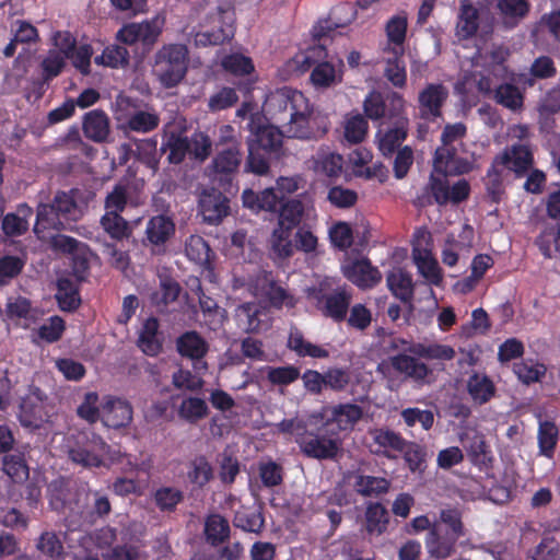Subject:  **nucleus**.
I'll use <instances>...</instances> for the list:
<instances>
[{"label": "nucleus", "mask_w": 560, "mask_h": 560, "mask_svg": "<svg viewBox=\"0 0 560 560\" xmlns=\"http://www.w3.org/2000/svg\"><path fill=\"white\" fill-rule=\"evenodd\" d=\"M264 109L271 119L285 128L289 138L319 140L329 129L328 118L314 114L308 98L301 91L289 86L269 93Z\"/></svg>", "instance_id": "1"}, {"label": "nucleus", "mask_w": 560, "mask_h": 560, "mask_svg": "<svg viewBox=\"0 0 560 560\" xmlns=\"http://www.w3.org/2000/svg\"><path fill=\"white\" fill-rule=\"evenodd\" d=\"M242 201L254 213L265 211L279 214L278 226L271 235L272 249L281 258L292 256L291 232L299 226L304 215L303 202L299 199L284 201V196H279L273 188H266L260 192L245 189Z\"/></svg>", "instance_id": "2"}, {"label": "nucleus", "mask_w": 560, "mask_h": 560, "mask_svg": "<svg viewBox=\"0 0 560 560\" xmlns=\"http://www.w3.org/2000/svg\"><path fill=\"white\" fill-rule=\"evenodd\" d=\"M250 136L247 139L248 154L244 171L257 176H266L270 172L271 160L278 159L283 147V132L272 125L255 126L250 119Z\"/></svg>", "instance_id": "3"}, {"label": "nucleus", "mask_w": 560, "mask_h": 560, "mask_svg": "<svg viewBox=\"0 0 560 560\" xmlns=\"http://www.w3.org/2000/svg\"><path fill=\"white\" fill-rule=\"evenodd\" d=\"M78 205L71 192L58 191L50 202H39L36 207V220L33 232L39 240L47 232H60L69 220L75 219Z\"/></svg>", "instance_id": "4"}, {"label": "nucleus", "mask_w": 560, "mask_h": 560, "mask_svg": "<svg viewBox=\"0 0 560 560\" xmlns=\"http://www.w3.org/2000/svg\"><path fill=\"white\" fill-rule=\"evenodd\" d=\"M189 50L185 44H164L154 55L152 73L166 89L177 86L186 77Z\"/></svg>", "instance_id": "5"}, {"label": "nucleus", "mask_w": 560, "mask_h": 560, "mask_svg": "<svg viewBox=\"0 0 560 560\" xmlns=\"http://www.w3.org/2000/svg\"><path fill=\"white\" fill-rule=\"evenodd\" d=\"M448 175L430 174L429 182L416 196L413 205L418 208H427L433 205L440 207L447 203L458 205L468 199L470 185L466 179H459L453 186L447 180Z\"/></svg>", "instance_id": "6"}, {"label": "nucleus", "mask_w": 560, "mask_h": 560, "mask_svg": "<svg viewBox=\"0 0 560 560\" xmlns=\"http://www.w3.org/2000/svg\"><path fill=\"white\" fill-rule=\"evenodd\" d=\"M115 118L121 129L139 133H148L160 125V116L155 112L137 109V103L130 96L118 94L115 101Z\"/></svg>", "instance_id": "7"}, {"label": "nucleus", "mask_w": 560, "mask_h": 560, "mask_svg": "<svg viewBox=\"0 0 560 560\" xmlns=\"http://www.w3.org/2000/svg\"><path fill=\"white\" fill-rule=\"evenodd\" d=\"M341 440L335 429L324 424L316 431L306 429L303 438L298 440L301 453L307 458L326 460L335 459L341 450Z\"/></svg>", "instance_id": "8"}, {"label": "nucleus", "mask_w": 560, "mask_h": 560, "mask_svg": "<svg viewBox=\"0 0 560 560\" xmlns=\"http://www.w3.org/2000/svg\"><path fill=\"white\" fill-rule=\"evenodd\" d=\"M110 446L95 432H81L69 450V458L85 468H98L105 465Z\"/></svg>", "instance_id": "9"}, {"label": "nucleus", "mask_w": 560, "mask_h": 560, "mask_svg": "<svg viewBox=\"0 0 560 560\" xmlns=\"http://www.w3.org/2000/svg\"><path fill=\"white\" fill-rule=\"evenodd\" d=\"M214 20L220 23L218 28L199 31L194 36L197 47L222 45L234 36L235 9L229 1L217 7Z\"/></svg>", "instance_id": "10"}, {"label": "nucleus", "mask_w": 560, "mask_h": 560, "mask_svg": "<svg viewBox=\"0 0 560 560\" xmlns=\"http://www.w3.org/2000/svg\"><path fill=\"white\" fill-rule=\"evenodd\" d=\"M47 396L40 388L32 386L20 404L19 420L22 427L37 430L49 421Z\"/></svg>", "instance_id": "11"}, {"label": "nucleus", "mask_w": 560, "mask_h": 560, "mask_svg": "<svg viewBox=\"0 0 560 560\" xmlns=\"http://www.w3.org/2000/svg\"><path fill=\"white\" fill-rule=\"evenodd\" d=\"M176 351L183 358L190 360L192 369L198 374L208 371V363L205 361L210 350L209 342L196 330H187L179 335L175 341Z\"/></svg>", "instance_id": "12"}, {"label": "nucleus", "mask_w": 560, "mask_h": 560, "mask_svg": "<svg viewBox=\"0 0 560 560\" xmlns=\"http://www.w3.org/2000/svg\"><path fill=\"white\" fill-rule=\"evenodd\" d=\"M313 296L316 300V307L325 317L335 323L346 320L352 301V292L346 285L337 287L330 293L316 290Z\"/></svg>", "instance_id": "13"}, {"label": "nucleus", "mask_w": 560, "mask_h": 560, "mask_svg": "<svg viewBox=\"0 0 560 560\" xmlns=\"http://www.w3.org/2000/svg\"><path fill=\"white\" fill-rule=\"evenodd\" d=\"M405 100L397 92H390L384 96L378 91H371L364 102L363 109L368 118L380 120L382 118H396L404 110Z\"/></svg>", "instance_id": "14"}, {"label": "nucleus", "mask_w": 560, "mask_h": 560, "mask_svg": "<svg viewBox=\"0 0 560 560\" xmlns=\"http://www.w3.org/2000/svg\"><path fill=\"white\" fill-rule=\"evenodd\" d=\"M175 231V222L171 217L166 214L153 215L147 222L142 245L150 248L154 255L163 254Z\"/></svg>", "instance_id": "15"}, {"label": "nucleus", "mask_w": 560, "mask_h": 560, "mask_svg": "<svg viewBox=\"0 0 560 560\" xmlns=\"http://www.w3.org/2000/svg\"><path fill=\"white\" fill-rule=\"evenodd\" d=\"M434 173L440 175L459 176L474 170V161L460 156L456 145L438 147L433 158Z\"/></svg>", "instance_id": "16"}, {"label": "nucleus", "mask_w": 560, "mask_h": 560, "mask_svg": "<svg viewBox=\"0 0 560 560\" xmlns=\"http://www.w3.org/2000/svg\"><path fill=\"white\" fill-rule=\"evenodd\" d=\"M242 159L241 143L232 142L229 147L217 149L211 163L214 179L231 184L241 166Z\"/></svg>", "instance_id": "17"}, {"label": "nucleus", "mask_w": 560, "mask_h": 560, "mask_svg": "<svg viewBox=\"0 0 560 560\" xmlns=\"http://www.w3.org/2000/svg\"><path fill=\"white\" fill-rule=\"evenodd\" d=\"M495 163L512 171L516 177H523L534 165V153L529 145L514 143L495 155Z\"/></svg>", "instance_id": "18"}, {"label": "nucleus", "mask_w": 560, "mask_h": 560, "mask_svg": "<svg viewBox=\"0 0 560 560\" xmlns=\"http://www.w3.org/2000/svg\"><path fill=\"white\" fill-rule=\"evenodd\" d=\"M198 207L208 224H219L230 213L229 198L217 188L205 189L200 194Z\"/></svg>", "instance_id": "19"}, {"label": "nucleus", "mask_w": 560, "mask_h": 560, "mask_svg": "<svg viewBox=\"0 0 560 560\" xmlns=\"http://www.w3.org/2000/svg\"><path fill=\"white\" fill-rule=\"evenodd\" d=\"M368 433L372 439L371 452L388 459H396L397 453L402 450L407 441L399 432L388 428H373Z\"/></svg>", "instance_id": "20"}, {"label": "nucleus", "mask_w": 560, "mask_h": 560, "mask_svg": "<svg viewBox=\"0 0 560 560\" xmlns=\"http://www.w3.org/2000/svg\"><path fill=\"white\" fill-rule=\"evenodd\" d=\"M460 537L456 536L439 524H433L425 537V548L431 558L447 559L456 552V544Z\"/></svg>", "instance_id": "21"}, {"label": "nucleus", "mask_w": 560, "mask_h": 560, "mask_svg": "<svg viewBox=\"0 0 560 560\" xmlns=\"http://www.w3.org/2000/svg\"><path fill=\"white\" fill-rule=\"evenodd\" d=\"M343 276L360 289H371L382 280V273L377 267L372 266L369 258L351 261L342 267Z\"/></svg>", "instance_id": "22"}, {"label": "nucleus", "mask_w": 560, "mask_h": 560, "mask_svg": "<svg viewBox=\"0 0 560 560\" xmlns=\"http://www.w3.org/2000/svg\"><path fill=\"white\" fill-rule=\"evenodd\" d=\"M161 28L155 21L129 23L124 25L116 34V39L125 45L141 42L144 46H152L159 38Z\"/></svg>", "instance_id": "23"}, {"label": "nucleus", "mask_w": 560, "mask_h": 560, "mask_svg": "<svg viewBox=\"0 0 560 560\" xmlns=\"http://www.w3.org/2000/svg\"><path fill=\"white\" fill-rule=\"evenodd\" d=\"M363 408L353 402L338 404L329 408V417L325 420L324 427L337 430L335 432L351 431L363 418Z\"/></svg>", "instance_id": "24"}, {"label": "nucleus", "mask_w": 560, "mask_h": 560, "mask_svg": "<svg viewBox=\"0 0 560 560\" xmlns=\"http://www.w3.org/2000/svg\"><path fill=\"white\" fill-rule=\"evenodd\" d=\"M448 96L443 84L430 83L419 93V109L422 118H439L442 116V106Z\"/></svg>", "instance_id": "25"}, {"label": "nucleus", "mask_w": 560, "mask_h": 560, "mask_svg": "<svg viewBox=\"0 0 560 560\" xmlns=\"http://www.w3.org/2000/svg\"><path fill=\"white\" fill-rule=\"evenodd\" d=\"M334 31L335 28L329 24V21H324L313 26L312 34L315 43L305 51L303 63L311 67L319 62H327V43L331 39L330 33Z\"/></svg>", "instance_id": "26"}, {"label": "nucleus", "mask_w": 560, "mask_h": 560, "mask_svg": "<svg viewBox=\"0 0 560 560\" xmlns=\"http://www.w3.org/2000/svg\"><path fill=\"white\" fill-rule=\"evenodd\" d=\"M101 420L112 429L127 427L132 420V407L126 400L110 398L102 407Z\"/></svg>", "instance_id": "27"}, {"label": "nucleus", "mask_w": 560, "mask_h": 560, "mask_svg": "<svg viewBox=\"0 0 560 560\" xmlns=\"http://www.w3.org/2000/svg\"><path fill=\"white\" fill-rule=\"evenodd\" d=\"M494 10L505 30L515 28L529 13L527 0H495Z\"/></svg>", "instance_id": "28"}, {"label": "nucleus", "mask_w": 560, "mask_h": 560, "mask_svg": "<svg viewBox=\"0 0 560 560\" xmlns=\"http://www.w3.org/2000/svg\"><path fill=\"white\" fill-rule=\"evenodd\" d=\"M160 323L156 317L147 318L139 331L137 346L147 355L155 357L162 351V339L160 338Z\"/></svg>", "instance_id": "29"}, {"label": "nucleus", "mask_w": 560, "mask_h": 560, "mask_svg": "<svg viewBox=\"0 0 560 560\" xmlns=\"http://www.w3.org/2000/svg\"><path fill=\"white\" fill-rule=\"evenodd\" d=\"M394 127L386 130L378 140V149L384 156H392L398 151L401 143L408 136V119L405 117H396Z\"/></svg>", "instance_id": "30"}, {"label": "nucleus", "mask_w": 560, "mask_h": 560, "mask_svg": "<svg viewBox=\"0 0 560 560\" xmlns=\"http://www.w3.org/2000/svg\"><path fill=\"white\" fill-rule=\"evenodd\" d=\"M84 136L94 142H104L109 136L108 116L101 109L86 113L82 124Z\"/></svg>", "instance_id": "31"}, {"label": "nucleus", "mask_w": 560, "mask_h": 560, "mask_svg": "<svg viewBox=\"0 0 560 560\" xmlns=\"http://www.w3.org/2000/svg\"><path fill=\"white\" fill-rule=\"evenodd\" d=\"M33 215V209L27 203L18 207V212L7 213L2 219V231L9 237L21 236L28 230V219Z\"/></svg>", "instance_id": "32"}, {"label": "nucleus", "mask_w": 560, "mask_h": 560, "mask_svg": "<svg viewBox=\"0 0 560 560\" xmlns=\"http://www.w3.org/2000/svg\"><path fill=\"white\" fill-rule=\"evenodd\" d=\"M393 54L385 60L384 77L398 89H404L407 84V70L404 60V48H388Z\"/></svg>", "instance_id": "33"}, {"label": "nucleus", "mask_w": 560, "mask_h": 560, "mask_svg": "<svg viewBox=\"0 0 560 560\" xmlns=\"http://www.w3.org/2000/svg\"><path fill=\"white\" fill-rule=\"evenodd\" d=\"M386 282L392 294L402 303L410 304L413 300V282L409 272L402 269L387 273Z\"/></svg>", "instance_id": "34"}, {"label": "nucleus", "mask_w": 560, "mask_h": 560, "mask_svg": "<svg viewBox=\"0 0 560 560\" xmlns=\"http://www.w3.org/2000/svg\"><path fill=\"white\" fill-rule=\"evenodd\" d=\"M341 154L319 149L314 158V171L329 178H338L343 172Z\"/></svg>", "instance_id": "35"}, {"label": "nucleus", "mask_w": 560, "mask_h": 560, "mask_svg": "<svg viewBox=\"0 0 560 560\" xmlns=\"http://www.w3.org/2000/svg\"><path fill=\"white\" fill-rule=\"evenodd\" d=\"M203 532L207 542L218 547L229 540L231 528L225 517L220 514H210L205 521Z\"/></svg>", "instance_id": "36"}, {"label": "nucleus", "mask_w": 560, "mask_h": 560, "mask_svg": "<svg viewBox=\"0 0 560 560\" xmlns=\"http://www.w3.org/2000/svg\"><path fill=\"white\" fill-rule=\"evenodd\" d=\"M399 454L412 474H422L427 469L428 451L425 445L407 440Z\"/></svg>", "instance_id": "37"}, {"label": "nucleus", "mask_w": 560, "mask_h": 560, "mask_svg": "<svg viewBox=\"0 0 560 560\" xmlns=\"http://www.w3.org/2000/svg\"><path fill=\"white\" fill-rule=\"evenodd\" d=\"M462 441L469 459L474 465L488 466V464L491 463V452L482 434L478 432H475L472 435L467 434L465 439H462Z\"/></svg>", "instance_id": "38"}, {"label": "nucleus", "mask_w": 560, "mask_h": 560, "mask_svg": "<svg viewBox=\"0 0 560 560\" xmlns=\"http://www.w3.org/2000/svg\"><path fill=\"white\" fill-rule=\"evenodd\" d=\"M190 142L187 137L179 133L171 132L161 145V151L167 152V161L170 164H180L189 153Z\"/></svg>", "instance_id": "39"}, {"label": "nucleus", "mask_w": 560, "mask_h": 560, "mask_svg": "<svg viewBox=\"0 0 560 560\" xmlns=\"http://www.w3.org/2000/svg\"><path fill=\"white\" fill-rule=\"evenodd\" d=\"M393 368L417 381L424 380L429 374L425 363L408 354H397L390 359Z\"/></svg>", "instance_id": "40"}, {"label": "nucleus", "mask_w": 560, "mask_h": 560, "mask_svg": "<svg viewBox=\"0 0 560 560\" xmlns=\"http://www.w3.org/2000/svg\"><path fill=\"white\" fill-rule=\"evenodd\" d=\"M493 100L497 104L517 112L523 108L524 95L520 89L512 83H502L494 89Z\"/></svg>", "instance_id": "41"}, {"label": "nucleus", "mask_w": 560, "mask_h": 560, "mask_svg": "<svg viewBox=\"0 0 560 560\" xmlns=\"http://www.w3.org/2000/svg\"><path fill=\"white\" fill-rule=\"evenodd\" d=\"M56 299L59 307L67 312L75 311L81 304L78 287L68 278L58 279Z\"/></svg>", "instance_id": "42"}, {"label": "nucleus", "mask_w": 560, "mask_h": 560, "mask_svg": "<svg viewBox=\"0 0 560 560\" xmlns=\"http://www.w3.org/2000/svg\"><path fill=\"white\" fill-rule=\"evenodd\" d=\"M479 27V12L471 3H464L460 7L456 34L459 38L472 37Z\"/></svg>", "instance_id": "43"}, {"label": "nucleus", "mask_w": 560, "mask_h": 560, "mask_svg": "<svg viewBox=\"0 0 560 560\" xmlns=\"http://www.w3.org/2000/svg\"><path fill=\"white\" fill-rule=\"evenodd\" d=\"M539 453L545 457L552 458L559 439V430L555 422L540 420L538 432Z\"/></svg>", "instance_id": "44"}, {"label": "nucleus", "mask_w": 560, "mask_h": 560, "mask_svg": "<svg viewBox=\"0 0 560 560\" xmlns=\"http://www.w3.org/2000/svg\"><path fill=\"white\" fill-rule=\"evenodd\" d=\"M101 225L115 241H122L132 235V228L120 213L105 212L101 218Z\"/></svg>", "instance_id": "45"}, {"label": "nucleus", "mask_w": 560, "mask_h": 560, "mask_svg": "<svg viewBox=\"0 0 560 560\" xmlns=\"http://www.w3.org/2000/svg\"><path fill=\"white\" fill-rule=\"evenodd\" d=\"M233 525L244 532L259 534L265 527V518L260 511L242 506L234 514Z\"/></svg>", "instance_id": "46"}, {"label": "nucleus", "mask_w": 560, "mask_h": 560, "mask_svg": "<svg viewBox=\"0 0 560 560\" xmlns=\"http://www.w3.org/2000/svg\"><path fill=\"white\" fill-rule=\"evenodd\" d=\"M390 481L384 477L359 475L354 481L357 492L363 497H378L388 492Z\"/></svg>", "instance_id": "47"}, {"label": "nucleus", "mask_w": 560, "mask_h": 560, "mask_svg": "<svg viewBox=\"0 0 560 560\" xmlns=\"http://www.w3.org/2000/svg\"><path fill=\"white\" fill-rule=\"evenodd\" d=\"M185 499L184 492L175 487L163 486L153 493L156 508L163 513H173Z\"/></svg>", "instance_id": "48"}, {"label": "nucleus", "mask_w": 560, "mask_h": 560, "mask_svg": "<svg viewBox=\"0 0 560 560\" xmlns=\"http://www.w3.org/2000/svg\"><path fill=\"white\" fill-rule=\"evenodd\" d=\"M408 31V18L405 11L392 16L385 25V33L392 48H404Z\"/></svg>", "instance_id": "49"}, {"label": "nucleus", "mask_w": 560, "mask_h": 560, "mask_svg": "<svg viewBox=\"0 0 560 560\" xmlns=\"http://www.w3.org/2000/svg\"><path fill=\"white\" fill-rule=\"evenodd\" d=\"M209 413L207 402L199 397H187L182 400L178 407V416L180 419L189 423H196L206 418Z\"/></svg>", "instance_id": "50"}, {"label": "nucleus", "mask_w": 560, "mask_h": 560, "mask_svg": "<svg viewBox=\"0 0 560 560\" xmlns=\"http://www.w3.org/2000/svg\"><path fill=\"white\" fill-rule=\"evenodd\" d=\"M467 387L472 400L479 405L489 401L495 390L492 381L488 376H480L477 373L469 377Z\"/></svg>", "instance_id": "51"}, {"label": "nucleus", "mask_w": 560, "mask_h": 560, "mask_svg": "<svg viewBox=\"0 0 560 560\" xmlns=\"http://www.w3.org/2000/svg\"><path fill=\"white\" fill-rule=\"evenodd\" d=\"M388 512L382 503H371L365 511V527L369 534L381 535L386 530Z\"/></svg>", "instance_id": "52"}, {"label": "nucleus", "mask_w": 560, "mask_h": 560, "mask_svg": "<svg viewBox=\"0 0 560 560\" xmlns=\"http://www.w3.org/2000/svg\"><path fill=\"white\" fill-rule=\"evenodd\" d=\"M213 477V468L205 456L194 458L187 471L188 480L199 487H205Z\"/></svg>", "instance_id": "53"}, {"label": "nucleus", "mask_w": 560, "mask_h": 560, "mask_svg": "<svg viewBox=\"0 0 560 560\" xmlns=\"http://www.w3.org/2000/svg\"><path fill=\"white\" fill-rule=\"evenodd\" d=\"M431 241V234L425 229H419L416 231L411 250L416 266L433 257Z\"/></svg>", "instance_id": "54"}, {"label": "nucleus", "mask_w": 560, "mask_h": 560, "mask_svg": "<svg viewBox=\"0 0 560 560\" xmlns=\"http://www.w3.org/2000/svg\"><path fill=\"white\" fill-rule=\"evenodd\" d=\"M533 34H547L553 42L560 43V10L544 13L536 23Z\"/></svg>", "instance_id": "55"}, {"label": "nucleus", "mask_w": 560, "mask_h": 560, "mask_svg": "<svg viewBox=\"0 0 560 560\" xmlns=\"http://www.w3.org/2000/svg\"><path fill=\"white\" fill-rule=\"evenodd\" d=\"M66 59L61 52L49 50L40 62L43 80L49 82L58 77L66 67Z\"/></svg>", "instance_id": "56"}, {"label": "nucleus", "mask_w": 560, "mask_h": 560, "mask_svg": "<svg viewBox=\"0 0 560 560\" xmlns=\"http://www.w3.org/2000/svg\"><path fill=\"white\" fill-rule=\"evenodd\" d=\"M324 375L325 387L336 393L346 390L351 383V373L348 368H329Z\"/></svg>", "instance_id": "57"}, {"label": "nucleus", "mask_w": 560, "mask_h": 560, "mask_svg": "<svg viewBox=\"0 0 560 560\" xmlns=\"http://www.w3.org/2000/svg\"><path fill=\"white\" fill-rule=\"evenodd\" d=\"M185 252L190 260L197 264H205L210 258L211 249L201 236L191 235L186 242Z\"/></svg>", "instance_id": "58"}, {"label": "nucleus", "mask_w": 560, "mask_h": 560, "mask_svg": "<svg viewBox=\"0 0 560 560\" xmlns=\"http://www.w3.org/2000/svg\"><path fill=\"white\" fill-rule=\"evenodd\" d=\"M300 376V369L294 365L269 368L267 372L268 381L279 386H288L299 380Z\"/></svg>", "instance_id": "59"}, {"label": "nucleus", "mask_w": 560, "mask_h": 560, "mask_svg": "<svg viewBox=\"0 0 560 560\" xmlns=\"http://www.w3.org/2000/svg\"><path fill=\"white\" fill-rule=\"evenodd\" d=\"M37 549L51 559H60L63 555V545L56 533L44 532L36 544Z\"/></svg>", "instance_id": "60"}, {"label": "nucleus", "mask_w": 560, "mask_h": 560, "mask_svg": "<svg viewBox=\"0 0 560 560\" xmlns=\"http://www.w3.org/2000/svg\"><path fill=\"white\" fill-rule=\"evenodd\" d=\"M3 470L14 482H21L28 478V467L20 455H5Z\"/></svg>", "instance_id": "61"}, {"label": "nucleus", "mask_w": 560, "mask_h": 560, "mask_svg": "<svg viewBox=\"0 0 560 560\" xmlns=\"http://www.w3.org/2000/svg\"><path fill=\"white\" fill-rule=\"evenodd\" d=\"M368 128L366 119L362 115L357 114L347 119L345 125V138L351 143H359L365 138Z\"/></svg>", "instance_id": "62"}, {"label": "nucleus", "mask_w": 560, "mask_h": 560, "mask_svg": "<svg viewBox=\"0 0 560 560\" xmlns=\"http://www.w3.org/2000/svg\"><path fill=\"white\" fill-rule=\"evenodd\" d=\"M98 395L95 392H90L84 395L83 401L78 406L77 415L90 422L95 423L102 415V411H100L98 407Z\"/></svg>", "instance_id": "63"}, {"label": "nucleus", "mask_w": 560, "mask_h": 560, "mask_svg": "<svg viewBox=\"0 0 560 560\" xmlns=\"http://www.w3.org/2000/svg\"><path fill=\"white\" fill-rule=\"evenodd\" d=\"M327 199L336 208L347 209L355 205L358 194L342 186H334L328 190Z\"/></svg>", "instance_id": "64"}]
</instances>
